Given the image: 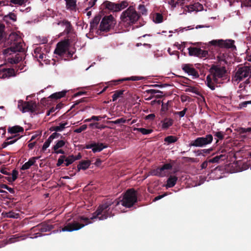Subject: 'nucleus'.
<instances>
[{"label":"nucleus","mask_w":251,"mask_h":251,"mask_svg":"<svg viewBox=\"0 0 251 251\" xmlns=\"http://www.w3.org/2000/svg\"><path fill=\"white\" fill-rule=\"evenodd\" d=\"M78 159V158H75V156L73 155H71L66 158L65 160V165L66 166H68L69 165L73 163L75 160Z\"/></svg>","instance_id":"obj_30"},{"label":"nucleus","mask_w":251,"mask_h":251,"mask_svg":"<svg viewBox=\"0 0 251 251\" xmlns=\"http://www.w3.org/2000/svg\"><path fill=\"white\" fill-rule=\"evenodd\" d=\"M251 74V66H244L238 69L236 72V81L241 80Z\"/></svg>","instance_id":"obj_11"},{"label":"nucleus","mask_w":251,"mask_h":251,"mask_svg":"<svg viewBox=\"0 0 251 251\" xmlns=\"http://www.w3.org/2000/svg\"><path fill=\"white\" fill-rule=\"evenodd\" d=\"M59 134L56 133V132H54V133H53L49 138L48 139L52 141L53 139H54V138H57L58 136H59Z\"/></svg>","instance_id":"obj_54"},{"label":"nucleus","mask_w":251,"mask_h":251,"mask_svg":"<svg viewBox=\"0 0 251 251\" xmlns=\"http://www.w3.org/2000/svg\"><path fill=\"white\" fill-rule=\"evenodd\" d=\"M137 201V194L133 189L126 191L121 201L123 206L126 207H131Z\"/></svg>","instance_id":"obj_5"},{"label":"nucleus","mask_w":251,"mask_h":251,"mask_svg":"<svg viewBox=\"0 0 251 251\" xmlns=\"http://www.w3.org/2000/svg\"><path fill=\"white\" fill-rule=\"evenodd\" d=\"M239 1H237L239 3L241 7L243 6H251V0H239Z\"/></svg>","instance_id":"obj_39"},{"label":"nucleus","mask_w":251,"mask_h":251,"mask_svg":"<svg viewBox=\"0 0 251 251\" xmlns=\"http://www.w3.org/2000/svg\"><path fill=\"white\" fill-rule=\"evenodd\" d=\"M86 128H87V125H83L80 127H79V128H78L77 129H75L74 130V132H76V133H80L82 131L85 130Z\"/></svg>","instance_id":"obj_48"},{"label":"nucleus","mask_w":251,"mask_h":251,"mask_svg":"<svg viewBox=\"0 0 251 251\" xmlns=\"http://www.w3.org/2000/svg\"><path fill=\"white\" fill-rule=\"evenodd\" d=\"M51 142V141H50L49 139L46 141L42 147V150L43 151H45L46 150V149L50 146Z\"/></svg>","instance_id":"obj_47"},{"label":"nucleus","mask_w":251,"mask_h":251,"mask_svg":"<svg viewBox=\"0 0 251 251\" xmlns=\"http://www.w3.org/2000/svg\"><path fill=\"white\" fill-rule=\"evenodd\" d=\"M17 140V139H12V138H8L7 140L5 142H4L2 145V148H4L6 147L8 145L14 143Z\"/></svg>","instance_id":"obj_41"},{"label":"nucleus","mask_w":251,"mask_h":251,"mask_svg":"<svg viewBox=\"0 0 251 251\" xmlns=\"http://www.w3.org/2000/svg\"><path fill=\"white\" fill-rule=\"evenodd\" d=\"M58 25H60L64 29V32L68 33L71 30V24L69 22L66 21H62L57 23Z\"/></svg>","instance_id":"obj_21"},{"label":"nucleus","mask_w":251,"mask_h":251,"mask_svg":"<svg viewBox=\"0 0 251 251\" xmlns=\"http://www.w3.org/2000/svg\"><path fill=\"white\" fill-rule=\"evenodd\" d=\"M15 71L13 69H3L0 70V78H5L15 76Z\"/></svg>","instance_id":"obj_16"},{"label":"nucleus","mask_w":251,"mask_h":251,"mask_svg":"<svg viewBox=\"0 0 251 251\" xmlns=\"http://www.w3.org/2000/svg\"><path fill=\"white\" fill-rule=\"evenodd\" d=\"M90 165V163L89 161H83L80 162L77 166V169L78 170L81 169L86 170L87 169Z\"/></svg>","instance_id":"obj_26"},{"label":"nucleus","mask_w":251,"mask_h":251,"mask_svg":"<svg viewBox=\"0 0 251 251\" xmlns=\"http://www.w3.org/2000/svg\"><path fill=\"white\" fill-rule=\"evenodd\" d=\"M134 130L139 131L141 133H142L143 134H144V135L149 134L151 133L152 131L151 129H146L144 128H134Z\"/></svg>","instance_id":"obj_40"},{"label":"nucleus","mask_w":251,"mask_h":251,"mask_svg":"<svg viewBox=\"0 0 251 251\" xmlns=\"http://www.w3.org/2000/svg\"><path fill=\"white\" fill-rule=\"evenodd\" d=\"M38 159H39V157H32L30 158L27 162L22 166L21 169L23 170L28 169L32 165L34 164L36 160Z\"/></svg>","instance_id":"obj_18"},{"label":"nucleus","mask_w":251,"mask_h":251,"mask_svg":"<svg viewBox=\"0 0 251 251\" xmlns=\"http://www.w3.org/2000/svg\"><path fill=\"white\" fill-rule=\"evenodd\" d=\"M209 43L215 46H217L221 48H230L233 46L234 41L233 40H213Z\"/></svg>","instance_id":"obj_9"},{"label":"nucleus","mask_w":251,"mask_h":251,"mask_svg":"<svg viewBox=\"0 0 251 251\" xmlns=\"http://www.w3.org/2000/svg\"><path fill=\"white\" fill-rule=\"evenodd\" d=\"M153 21L155 23H161L163 22V16L159 13H156L153 17Z\"/></svg>","instance_id":"obj_32"},{"label":"nucleus","mask_w":251,"mask_h":251,"mask_svg":"<svg viewBox=\"0 0 251 251\" xmlns=\"http://www.w3.org/2000/svg\"><path fill=\"white\" fill-rule=\"evenodd\" d=\"M111 203L110 202H106L104 204L100 205L90 218L84 216L79 217L77 220L74 221L72 223L67 224L59 231L71 232L77 230L84 226L91 224L92 222L91 221V220L98 219L99 220H103L107 219L108 217L112 216L111 214L112 211L109 207L111 205Z\"/></svg>","instance_id":"obj_1"},{"label":"nucleus","mask_w":251,"mask_h":251,"mask_svg":"<svg viewBox=\"0 0 251 251\" xmlns=\"http://www.w3.org/2000/svg\"><path fill=\"white\" fill-rule=\"evenodd\" d=\"M166 194H164V195H159V196H158L157 197H156L154 199V201H158L161 199H162V198H163L165 196H166Z\"/></svg>","instance_id":"obj_61"},{"label":"nucleus","mask_w":251,"mask_h":251,"mask_svg":"<svg viewBox=\"0 0 251 251\" xmlns=\"http://www.w3.org/2000/svg\"><path fill=\"white\" fill-rule=\"evenodd\" d=\"M67 8L74 9L76 6V0H65Z\"/></svg>","instance_id":"obj_28"},{"label":"nucleus","mask_w":251,"mask_h":251,"mask_svg":"<svg viewBox=\"0 0 251 251\" xmlns=\"http://www.w3.org/2000/svg\"><path fill=\"white\" fill-rule=\"evenodd\" d=\"M4 25L0 23V39L2 38L4 32Z\"/></svg>","instance_id":"obj_55"},{"label":"nucleus","mask_w":251,"mask_h":251,"mask_svg":"<svg viewBox=\"0 0 251 251\" xmlns=\"http://www.w3.org/2000/svg\"><path fill=\"white\" fill-rule=\"evenodd\" d=\"M123 93L124 90L116 91L112 96V100L113 101H116L118 98L120 97L123 94Z\"/></svg>","instance_id":"obj_36"},{"label":"nucleus","mask_w":251,"mask_h":251,"mask_svg":"<svg viewBox=\"0 0 251 251\" xmlns=\"http://www.w3.org/2000/svg\"><path fill=\"white\" fill-rule=\"evenodd\" d=\"M213 136L211 134H207L205 137H198L191 142L190 146L196 147H203L211 144L213 141Z\"/></svg>","instance_id":"obj_7"},{"label":"nucleus","mask_w":251,"mask_h":251,"mask_svg":"<svg viewBox=\"0 0 251 251\" xmlns=\"http://www.w3.org/2000/svg\"><path fill=\"white\" fill-rule=\"evenodd\" d=\"M226 159V156L225 155L221 154L220 155H217L214 157V158L210 159L208 160V162L209 163H219L221 160H224Z\"/></svg>","instance_id":"obj_22"},{"label":"nucleus","mask_w":251,"mask_h":251,"mask_svg":"<svg viewBox=\"0 0 251 251\" xmlns=\"http://www.w3.org/2000/svg\"><path fill=\"white\" fill-rule=\"evenodd\" d=\"M208 165V162L205 161H204L201 165V167L202 169H204V168H206L207 167Z\"/></svg>","instance_id":"obj_60"},{"label":"nucleus","mask_w":251,"mask_h":251,"mask_svg":"<svg viewBox=\"0 0 251 251\" xmlns=\"http://www.w3.org/2000/svg\"><path fill=\"white\" fill-rule=\"evenodd\" d=\"M115 24V21L112 15L105 16L103 18L100 26L101 31H108Z\"/></svg>","instance_id":"obj_8"},{"label":"nucleus","mask_w":251,"mask_h":251,"mask_svg":"<svg viewBox=\"0 0 251 251\" xmlns=\"http://www.w3.org/2000/svg\"><path fill=\"white\" fill-rule=\"evenodd\" d=\"M248 104H251V100L245 101L240 103L238 107V109H242L244 107H247Z\"/></svg>","instance_id":"obj_46"},{"label":"nucleus","mask_w":251,"mask_h":251,"mask_svg":"<svg viewBox=\"0 0 251 251\" xmlns=\"http://www.w3.org/2000/svg\"><path fill=\"white\" fill-rule=\"evenodd\" d=\"M54 152L56 154H59V153L64 154V151L62 150L58 149V150H56V151H54Z\"/></svg>","instance_id":"obj_63"},{"label":"nucleus","mask_w":251,"mask_h":251,"mask_svg":"<svg viewBox=\"0 0 251 251\" xmlns=\"http://www.w3.org/2000/svg\"><path fill=\"white\" fill-rule=\"evenodd\" d=\"M177 180V177L174 176H170L168 178L166 187L167 188H171L174 187Z\"/></svg>","instance_id":"obj_20"},{"label":"nucleus","mask_w":251,"mask_h":251,"mask_svg":"<svg viewBox=\"0 0 251 251\" xmlns=\"http://www.w3.org/2000/svg\"><path fill=\"white\" fill-rule=\"evenodd\" d=\"M168 52L169 53V54L170 55H172V54H175L177 56V59H178L179 58V52L177 51H174L173 52H171V49L169 48L168 49Z\"/></svg>","instance_id":"obj_57"},{"label":"nucleus","mask_w":251,"mask_h":251,"mask_svg":"<svg viewBox=\"0 0 251 251\" xmlns=\"http://www.w3.org/2000/svg\"><path fill=\"white\" fill-rule=\"evenodd\" d=\"M4 214V216L7 218H18L19 217L18 213H15L12 211L8 212H6Z\"/></svg>","instance_id":"obj_34"},{"label":"nucleus","mask_w":251,"mask_h":251,"mask_svg":"<svg viewBox=\"0 0 251 251\" xmlns=\"http://www.w3.org/2000/svg\"><path fill=\"white\" fill-rule=\"evenodd\" d=\"M65 145V142L64 140H59L58 141L56 144L53 146V149L54 151H56V150L59 149L63 147Z\"/></svg>","instance_id":"obj_35"},{"label":"nucleus","mask_w":251,"mask_h":251,"mask_svg":"<svg viewBox=\"0 0 251 251\" xmlns=\"http://www.w3.org/2000/svg\"><path fill=\"white\" fill-rule=\"evenodd\" d=\"M10 47L4 50V53L11 54L12 52H22L24 51L25 45L22 42L20 33L18 31L11 33L8 38Z\"/></svg>","instance_id":"obj_3"},{"label":"nucleus","mask_w":251,"mask_h":251,"mask_svg":"<svg viewBox=\"0 0 251 251\" xmlns=\"http://www.w3.org/2000/svg\"><path fill=\"white\" fill-rule=\"evenodd\" d=\"M184 1L185 0H170L168 3L172 8H174L177 6L181 5Z\"/></svg>","instance_id":"obj_24"},{"label":"nucleus","mask_w":251,"mask_h":251,"mask_svg":"<svg viewBox=\"0 0 251 251\" xmlns=\"http://www.w3.org/2000/svg\"><path fill=\"white\" fill-rule=\"evenodd\" d=\"M211 75L206 77L207 86L211 90L215 89V84L223 83L224 77L225 76L226 71L223 67L213 66L210 69Z\"/></svg>","instance_id":"obj_2"},{"label":"nucleus","mask_w":251,"mask_h":251,"mask_svg":"<svg viewBox=\"0 0 251 251\" xmlns=\"http://www.w3.org/2000/svg\"><path fill=\"white\" fill-rule=\"evenodd\" d=\"M18 107L23 113L26 112H33L35 110L36 104L32 101L19 102Z\"/></svg>","instance_id":"obj_10"},{"label":"nucleus","mask_w":251,"mask_h":251,"mask_svg":"<svg viewBox=\"0 0 251 251\" xmlns=\"http://www.w3.org/2000/svg\"><path fill=\"white\" fill-rule=\"evenodd\" d=\"M147 92L148 93H150L151 94H152V95H154L155 94H156L157 93H162V92L159 91H157V90H153V89L149 90Z\"/></svg>","instance_id":"obj_59"},{"label":"nucleus","mask_w":251,"mask_h":251,"mask_svg":"<svg viewBox=\"0 0 251 251\" xmlns=\"http://www.w3.org/2000/svg\"><path fill=\"white\" fill-rule=\"evenodd\" d=\"M65 158V157L64 156H61L59 158L57 163V166H60L63 163L64 161H65V160H64Z\"/></svg>","instance_id":"obj_52"},{"label":"nucleus","mask_w":251,"mask_h":251,"mask_svg":"<svg viewBox=\"0 0 251 251\" xmlns=\"http://www.w3.org/2000/svg\"><path fill=\"white\" fill-rule=\"evenodd\" d=\"M35 144V142L31 143L28 145V146L29 149H31L34 147Z\"/></svg>","instance_id":"obj_64"},{"label":"nucleus","mask_w":251,"mask_h":251,"mask_svg":"<svg viewBox=\"0 0 251 251\" xmlns=\"http://www.w3.org/2000/svg\"><path fill=\"white\" fill-rule=\"evenodd\" d=\"M126 122V120H125L124 118H120L114 121H111L110 122L112 123H113L114 124H118L120 123H125Z\"/></svg>","instance_id":"obj_50"},{"label":"nucleus","mask_w":251,"mask_h":251,"mask_svg":"<svg viewBox=\"0 0 251 251\" xmlns=\"http://www.w3.org/2000/svg\"><path fill=\"white\" fill-rule=\"evenodd\" d=\"M187 110V108H185L182 111L176 112V114L179 115L181 118L183 117L185 115Z\"/></svg>","instance_id":"obj_53"},{"label":"nucleus","mask_w":251,"mask_h":251,"mask_svg":"<svg viewBox=\"0 0 251 251\" xmlns=\"http://www.w3.org/2000/svg\"><path fill=\"white\" fill-rule=\"evenodd\" d=\"M189 54L191 56L198 57H205L207 54V51L202 50L200 48L196 47H190L188 48Z\"/></svg>","instance_id":"obj_14"},{"label":"nucleus","mask_w":251,"mask_h":251,"mask_svg":"<svg viewBox=\"0 0 251 251\" xmlns=\"http://www.w3.org/2000/svg\"><path fill=\"white\" fill-rule=\"evenodd\" d=\"M173 123L174 121L173 119L170 118H165L161 121L162 128L164 129H167L173 125Z\"/></svg>","instance_id":"obj_19"},{"label":"nucleus","mask_w":251,"mask_h":251,"mask_svg":"<svg viewBox=\"0 0 251 251\" xmlns=\"http://www.w3.org/2000/svg\"><path fill=\"white\" fill-rule=\"evenodd\" d=\"M28 0H11L10 2L15 4L22 5L27 1Z\"/></svg>","instance_id":"obj_45"},{"label":"nucleus","mask_w":251,"mask_h":251,"mask_svg":"<svg viewBox=\"0 0 251 251\" xmlns=\"http://www.w3.org/2000/svg\"><path fill=\"white\" fill-rule=\"evenodd\" d=\"M182 70L189 75H192L193 78H197L199 76L198 72L190 64H184L182 67Z\"/></svg>","instance_id":"obj_15"},{"label":"nucleus","mask_w":251,"mask_h":251,"mask_svg":"<svg viewBox=\"0 0 251 251\" xmlns=\"http://www.w3.org/2000/svg\"><path fill=\"white\" fill-rule=\"evenodd\" d=\"M139 18V15L133 6H129L121 15V22L125 26H129L135 23Z\"/></svg>","instance_id":"obj_4"},{"label":"nucleus","mask_w":251,"mask_h":251,"mask_svg":"<svg viewBox=\"0 0 251 251\" xmlns=\"http://www.w3.org/2000/svg\"><path fill=\"white\" fill-rule=\"evenodd\" d=\"M97 1V0H91L88 3V6L86 8V10H88L90 8L93 7Z\"/></svg>","instance_id":"obj_51"},{"label":"nucleus","mask_w":251,"mask_h":251,"mask_svg":"<svg viewBox=\"0 0 251 251\" xmlns=\"http://www.w3.org/2000/svg\"><path fill=\"white\" fill-rule=\"evenodd\" d=\"M177 141V138L174 136H169L164 139V141L168 144L173 143Z\"/></svg>","instance_id":"obj_33"},{"label":"nucleus","mask_w":251,"mask_h":251,"mask_svg":"<svg viewBox=\"0 0 251 251\" xmlns=\"http://www.w3.org/2000/svg\"><path fill=\"white\" fill-rule=\"evenodd\" d=\"M145 79V77L143 76H132L129 77H126L122 79H120L117 80V81H127V80H132V81H138Z\"/></svg>","instance_id":"obj_27"},{"label":"nucleus","mask_w":251,"mask_h":251,"mask_svg":"<svg viewBox=\"0 0 251 251\" xmlns=\"http://www.w3.org/2000/svg\"><path fill=\"white\" fill-rule=\"evenodd\" d=\"M214 136L218 138L217 142L218 141V139H223L224 136V133L222 131L216 132L214 133Z\"/></svg>","instance_id":"obj_43"},{"label":"nucleus","mask_w":251,"mask_h":251,"mask_svg":"<svg viewBox=\"0 0 251 251\" xmlns=\"http://www.w3.org/2000/svg\"><path fill=\"white\" fill-rule=\"evenodd\" d=\"M138 9L142 14H143V15L146 14L147 9L144 5H142V4L139 5Z\"/></svg>","instance_id":"obj_44"},{"label":"nucleus","mask_w":251,"mask_h":251,"mask_svg":"<svg viewBox=\"0 0 251 251\" xmlns=\"http://www.w3.org/2000/svg\"><path fill=\"white\" fill-rule=\"evenodd\" d=\"M105 146L101 143L97 144V143H93L90 145H87V149H92L93 151L94 152H100L102 151Z\"/></svg>","instance_id":"obj_17"},{"label":"nucleus","mask_w":251,"mask_h":251,"mask_svg":"<svg viewBox=\"0 0 251 251\" xmlns=\"http://www.w3.org/2000/svg\"><path fill=\"white\" fill-rule=\"evenodd\" d=\"M8 132L11 133H16L23 131V128L20 126H14L9 128Z\"/></svg>","instance_id":"obj_29"},{"label":"nucleus","mask_w":251,"mask_h":251,"mask_svg":"<svg viewBox=\"0 0 251 251\" xmlns=\"http://www.w3.org/2000/svg\"><path fill=\"white\" fill-rule=\"evenodd\" d=\"M236 131L240 133H245L247 132L251 133V127L245 128H240L239 129H236Z\"/></svg>","instance_id":"obj_42"},{"label":"nucleus","mask_w":251,"mask_h":251,"mask_svg":"<svg viewBox=\"0 0 251 251\" xmlns=\"http://www.w3.org/2000/svg\"><path fill=\"white\" fill-rule=\"evenodd\" d=\"M196 8V6H195V4L186 6L184 8L183 12L180 13V15L186 14L187 12L191 13L195 11Z\"/></svg>","instance_id":"obj_23"},{"label":"nucleus","mask_w":251,"mask_h":251,"mask_svg":"<svg viewBox=\"0 0 251 251\" xmlns=\"http://www.w3.org/2000/svg\"><path fill=\"white\" fill-rule=\"evenodd\" d=\"M195 6H196V8L195 11H200L202 8V5L199 3H195Z\"/></svg>","instance_id":"obj_58"},{"label":"nucleus","mask_w":251,"mask_h":251,"mask_svg":"<svg viewBox=\"0 0 251 251\" xmlns=\"http://www.w3.org/2000/svg\"><path fill=\"white\" fill-rule=\"evenodd\" d=\"M18 173L16 170H13L12 173V176H9L7 177V180L9 182H13L14 181L16 178H17Z\"/></svg>","instance_id":"obj_38"},{"label":"nucleus","mask_w":251,"mask_h":251,"mask_svg":"<svg viewBox=\"0 0 251 251\" xmlns=\"http://www.w3.org/2000/svg\"><path fill=\"white\" fill-rule=\"evenodd\" d=\"M155 117V115L154 114H149L148 115L147 117H146V118L147 119H153Z\"/></svg>","instance_id":"obj_62"},{"label":"nucleus","mask_w":251,"mask_h":251,"mask_svg":"<svg viewBox=\"0 0 251 251\" xmlns=\"http://www.w3.org/2000/svg\"><path fill=\"white\" fill-rule=\"evenodd\" d=\"M17 16L13 13H10L9 14L5 15L3 18V20L6 22H9L10 20L13 22H15Z\"/></svg>","instance_id":"obj_25"},{"label":"nucleus","mask_w":251,"mask_h":251,"mask_svg":"<svg viewBox=\"0 0 251 251\" xmlns=\"http://www.w3.org/2000/svg\"><path fill=\"white\" fill-rule=\"evenodd\" d=\"M172 168V166L170 164H165L161 167L153 170L152 172V175L159 177H164L167 175V171L171 170Z\"/></svg>","instance_id":"obj_12"},{"label":"nucleus","mask_w":251,"mask_h":251,"mask_svg":"<svg viewBox=\"0 0 251 251\" xmlns=\"http://www.w3.org/2000/svg\"><path fill=\"white\" fill-rule=\"evenodd\" d=\"M128 5V3L126 1H122L120 3H116L109 1H105L102 4L103 8L113 12L120 11L122 9L127 7Z\"/></svg>","instance_id":"obj_6"},{"label":"nucleus","mask_w":251,"mask_h":251,"mask_svg":"<svg viewBox=\"0 0 251 251\" xmlns=\"http://www.w3.org/2000/svg\"><path fill=\"white\" fill-rule=\"evenodd\" d=\"M19 238V237H16V235H14L13 237L10 238L7 241V244H11L14 243L16 241H18L19 240L18 239Z\"/></svg>","instance_id":"obj_49"},{"label":"nucleus","mask_w":251,"mask_h":251,"mask_svg":"<svg viewBox=\"0 0 251 251\" xmlns=\"http://www.w3.org/2000/svg\"><path fill=\"white\" fill-rule=\"evenodd\" d=\"M68 42L67 41H62L58 43L54 50V53L60 56L63 55L68 49Z\"/></svg>","instance_id":"obj_13"},{"label":"nucleus","mask_w":251,"mask_h":251,"mask_svg":"<svg viewBox=\"0 0 251 251\" xmlns=\"http://www.w3.org/2000/svg\"><path fill=\"white\" fill-rule=\"evenodd\" d=\"M66 125H67V123H61L58 126L52 127L51 130L55 131H61L64 130Z\"/></svg>","instance_id":"obj_31"},{"label":"nucleus","mask_w":251,"mask_h":251,"mask_svg":"<svg viewBox=\"0 0 251 251\" xmlns=\"http://www.w3.org/2000/svg\"><path fill=\"white\" fill-rule=\"evenodd\" d=\"M105 117V116L101 117L100 116H93L92 117H91V119H92V120L99 121L101 120L102 118H104Z\"/></svg>","instance_id":"obj_56"},{"label":"nucleus","mask_w":251,"mask_h":251,"mask_svg":"<svg viewBox=\"0 0 251 251\" xmlns=\"http://www.w3.org/2000/svg\"><path fill=\"white\" fill-rule=\"evenodd\" d=\"M66 94L65 91L59 92L53 94L50 96V98L54 99H60L63 97Z\"/></svg>","instance_id":"obj_37"}]
</instances>
